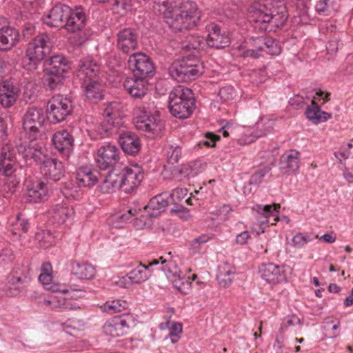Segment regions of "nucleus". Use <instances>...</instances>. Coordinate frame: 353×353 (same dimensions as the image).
<instances>
[{"label": "nucleus", "mask_w": 353, "mask_h": 353, "mask_svg": "<svg viewBox=\"0 0 353 353\" xmlns=\"http://www.w3.org/2000/svg\"><path fill=\"white\" fill-rule=\"evenodd\" d=\"M247 17L254 30L264 34L283 26L288 13L280 0H253L247 8Z\"/></svg>", "instance_id": "1"}, {"label": "nucleus", "mask_w": 353, "mask_h": 353, "mask_svg": "<svg viewBox=\"0 0 353 353\" xmlns=\"http://www.w3.org/2000/svg\"><path fill=\"white\" fill-rule=\"evenodd\" d=\"M165 19L172 32H181L198 26L201 11L194 0H173L168 3Z\"/></svg>", "instance_id": "2"}, {"label": "nucleus", "mask_w": 353, "mask_h": 353, "mask_svg": "<svg viewBox=\"0 0 353 353\" xmlns=\"http://www.w3.org/2000/svg\"><path fill=\"white\" fill-rule=\"evenodd\" d=\"M23 158L28 161L32 159L39 166L44 178L57 182L65 177V168L63 163L43 152L41 148H24Z\"/></svg>", "instance_id": "3"}, {"label": "nucleus", "mask_w": 353, "mask_h": 353, "mask_svg": "<svg viewBox=\"0 0 353 353\" xmlns=\"http://www.w3.org/2000/svg\"><path fill=\"white\" fill-rule=\"evenodd\" d=\"M195 101L194 94L190 88L184 85H178L169 93L168 106L173 117L185 119L193 114Z\"/></svg>", "instance_id": "4"}, {"label": "nucleus", "mask_w": 353, "mask_h": 353, "mask_svg": "<svg viewBox=\"0 0 353 353\" xmlns=\"http://www.w3.org/2000/svg\"><path fill=\"white\" fill-rule=\"evenodd\" d=\"M43 83L50 90H55L65 81L64 74L71 68V63L63 54H57L43 60Z\"/></svg>", "instance_id": "5"}, {"label": "nucleus", "mask_w": 353, "mask_h": 353, "mask_svg": "<svg viewBox=\"0 0 353 353\" xmlns=\"http://www.w3.org/2000/svg\"><path fill=\"white\" fill-rule=\"evenodd\" d=\"M168 72L172 79L179 82L195 79L204 72V66L198 59L184 57L174 61L169 67Z\"/></svg>", "instance_id": "6"}, {"label": "nucleus", "mask_w": 353, "mask_h": 353, "mask_svg": "<svg viewBox=\"0 0 353 353\" xmlns=\"http://www.w3.org/2000/svg\"><path fill=\"white\" fill-rule=\"evenodd\" d=\"M74 108V103L70 97L54 95L47 103V119L52 123H59L66 120L72 114Z\"/></svg>", "instance_id": "7"}, {"label": "nucleus", "mask_w": 353, "mask_h": 353, "mask_svg": "<svg viewBox=\"0 0 353 353\" xmlns=\"http://www.w3.org/2000/svg\"><path fill=\"white\" fill-rule=\"evenodd\" d=\"M168 201L161 196L152 198L143 209H130L125 214L119 215V218L123 221L132 219V221H142V219L157 218L164 212Z\"/></svg>", "instance_id": "8"}, {"label": "nucleus", "mask_w": 353, "mask_h": 353, "mask_svg": "<svg viewBox=\"0 0 353 353\" xmlns=\"http://www.w3.org/2000/svg\"><path fill=\"white\" fill-rule=\"evenodd\" d=\"M52 42L48 34L40 33L28 43L26 57L30 60L31 68L36 69L39 62L44 60L51 52Z\"/></svg>", "instance_id": "9"}, {"label": "nucleus", "mask_w": 353, "mask_h": 353, "mask_svg": "<svg viewBox=\"0 0 353 353\" xmlns=\"http://www.w3.org/2000/svg\"><path fill=\"white\" fill-rule=\"evenodd\" d=\"M31 281L32 275L29 266H16L7 277L6 294L10 296L19 295Z\"/></svg>", "instance_id": "10"}, {"label": "nucleus", "mask_w": 353, "mask_h": 353, "mask_svg": "<svg viewBox=\"0 0 353 353\" xmlns=\"http://www.w3.org/2000/svg\"><path fill=\"white\" fill-rule=\"evenodd\" d=\"M47 119L46 112L41 108L29 107L23 117V128L30 141L37 139L40 129Z\"/></svg>", "instance_id": "11"}, {"label": "nucleus", "mask_w": 353, "mask_h": 353, "mask_svg": "<svg viewBox=\"0 0 353 353\" xmlns=\"http://www.w3.org/2000/svg\"><path fill=\"white\" fill-rule=\"evenodd\" d=\"M128 67L137 78L152 77L155 74V66L152 59L145 53L136 52L128 59Z\"/></svg>", "instance_id": "12"}, {"label": "nucleus", "mask_w": 353, "mask_h": 353, "mask_svg": "<svg viewBox=\"0 0 353 353\" xmlns=\"http://www.w3.org/2000/svg\"><path fill=\"white\" fill-rule=\"evenodd\" d=\"M135 126L139 130L159 136L164 129L165 125L158 111L151 113L150 111L143 108L141 111V114L136 118Z\"/></svg>", "instance_id": "13"}, {"label": "nucleus", "mask_w": 353, "mask_h": 353, "mask_svg": "<svg viewBox=\"0 0 353 353\" xmlns=\"http://www.w3.org/2000/svg\"><path fill=\"white\" fill-rule=\"evenodd\" d=\"M103 117V119L96 126L97 134L101 139L119 135L122 129V119L117 113L110 111L109 108L105 110Z\"/></svg>", "instance_id": "14"}, {"label": "nucleus", "mask_w": 353, "mask_h": 353, "mask_svg": "<svg viewBox=\"0 0 353 353\" xmlns=\"http://www.w3.org/2000/svg\"><path fill=\"white\" fill-rule=\"evenodd\" d=\"M116 48L123 54H128L138 48L139 31L132 27L120 29L116 34Z\"/></svg>", "instance_id": "15"}, {"label": "nucleus", "mask_w": 353, "mask_h": 353, "mask_svg": "<svg viewBox=\"0 0 353 353\" xmlns=\"http://www.w3.org/2000/svg\"><path fill=\"white\" fill-rule=\"evenodd\" d=\"M132 321V316L130 314L116 316L106 321L103 326V331L106 335L119 337L127 333Z\"/></svg>", "instance_id": "16"}, {"label": "nucleus", "mask_w": 353, "mask_h": 353, "mask_svg": "<svg viewBox=\"0 0 353 353\" xmlns=\"http://www.w3.org/2000/svg\"><path fill=\"white\" fill-rule=\"evenodd\" d=\"M120 151L114 145L110 143L99 148L96 162L97 166L103 170H112L119 161Z\"/></svg>", "instance_id": "17"}, {"label": "nucleus", "mask_w": 353, "mask_h": 353, "mask_svg": "<svg viewBox=\"0 0 353 353\" xmlns=\"http://www.w3.org/2000/svg\"><path fill=\"white\" fill-rule=\"evenodd\" d=\"M160 260L163 265L162 270L165 273L167 277L171 280L174 283V286L177 288L179 291L185 294L186 292L184 291V289L185 286H187V289L188 288V286H189V283L181 282L182 279L181 272L176 262L172 260L171 252L168 253L166 258L161 256Z\"/></svg>", "instance_id": "18"}, {"label": "nucleus", "mask_w": 353, "mask_h": 353, "mask_svg": "<svg viewBox=\"0 0 353 353\" xmlns=\"http://www.w3.org/2000/svg\"><path fill=\"white\" fill-rule=\"evenodd\" d=\"M208 36L206 44L212 48L221 49L229 46L230 39L225 28L215 23H210L206 26Z\"/></svg>", "instance_id": "19"}, {"label": "nucleus", "mask_w": 353, "mask_h": 353, "mask_svg": "<svg viewBox=\"0 0 353 353\" xmlns=\"http://www.w3.org/2000/svg\"><path fill=\"white\" fill-rule=\"evenodd\" d=\"M117 139L125 154L135 157L139 153L141 149V143L139 137L135 132L121 129Z\"/></svg>", "instance_id": "20"}, {"label": "nucleus", "mask_w": 353, "mask_h": 353, "mask_svg": "<svg viewBox=\"0 0 353 353\" xmlns=\"http://www.w3.org/2000/svg\"><path fill=\"white\" fill-rule=\"evenodd\" d=\"M70 12V6L61 3H57L47 14L43 16V22L49 27L65 28V23Z\"/></svg>", "instance_id": "21"}, {"label": "nucleus", "mask_w": 353, "mask_h": 353, "mask_svg": "<svg viewBox=\"0 0 353 353\" xmlns=\"http://www.w3.org/2000/svg\"><path fill=\"white\" fill-rule=\"evenodd\" d=\"M49 188L41 179L31 181L27 185V192L25 194L26 202L37 203L48 199Z\"/></svg>", "instance_id": "22"}, {"label": "nucleus", "mask_w": 353, "mask_h": 353, "mask_svg": "<svg viewBox=\"0 0 353 353\" xmlns=\"http://www.w3.org/2000/svg\"><path fill=\"white\" fill-rule=\"evenodd\" d=\"M259 270L261 278L270 283L276 284L286 280L283 266L268 263L261 264Z\"/></svg>", "instance_id": "23"}, {"label": "nucleus", "mask_w": 353, "mask_h": 353, "mask_svg": "<svg viewBox=\"0 0 353 353\" xmlns=\"http://www.w3.org/2000/svg\"><path fill=\"white\" fill-rule=\"evenodd\" d=\"M87 16L84 8L81 6L70 8V12L68 14L67 21L65 23V28L70 32H76L81 30L86 25Z\"/></svg>", "instance_id": "24"}, {"label": "nucleus", "mask_w": 353, "mask_h": 353, "mask_svg": "<svg viewBox=\"0 0 353 353\" xmlns=\"http://www.w3.org/2000/svg\"><path fill=\"white\" fill-rule=\"evenodd\" d=\"M55 148L65 157H68L72 152L74 138L66 130L54 133L52 139Z\"/></svg>", "instance_id": "25"}, {"label": "nucleus", "mask_w": 353, "mask_h": 353, "mask_svg": "<svg viewBox=\"0 0 353 353\" xmlns=\"http://www.w3.org/2000/svg\"><path fill=\"white\" fill-rule=\"evenodd\" d=\"M18 88L10 80L0 82V104L6 108L12 107L18 98Z\"/></svg>", "instance_id": "26"}, {"label": "nucleus", "mask_w": 353, "mask_h": 353, "mask_svg": "<svg viewBox=\"0 0 353 353\" xmlns=\"http://www.w3.org/2000/svg\"><path fill=\"white\" fill-rule=\"evenodd\" d=\"M20 33L17 29L9 26L0 32V52H8L19 43Z\"/></svg>", "instance_id": "27"}, {"label": "nucleus", "mask_w": 353, "mask_h": 353, "mask_svg": "<svg viewBox=\"0 0 353 353\" xmlns=\"http://www.w3.org/2000/svg\"><path fill=\"white\" fill-rule=\"evenodd\" d=\"M79 74L80 78H84V83L99 79L100 65L91 60L80 61L79 63Z\"/></svg>", "instance_id": "28"}, {"label": "nucleus", "mask_w": 353, "mask_h": 353, "mask_svg": "<svg viewBox=\"0 0 353 353\" xmlns=\"http://www.w3.org/2000/svg\"><path fill=\"white\" fill-rule=\"evenodd\" d=\"M99 172L88 166H82L77 171L79 186L91 187L98 181Z\"/></svg>", "instance_id": "29"}, {"label": "nucleus", "mask_w": 353, "mask_h": 353, "mask_svg": "<svg viewBox=\"0 0 353 353\" xmlns=\"http://www.w3.org/2000/svg\"><path fill=\"white\" fill-rule=\"evenodd\" d=\"M280 169L285 172H294L299 167V152L296 150H289L281 156Z\"/></svg>", "instance_id": "30"}, {"label": "nucleus", "mask_w": 353, "mask_h": 353, "mask_svg": "<svg viewBox=\"0 0 353 353\" xmlns=\"http://www.w3.org/2000/svg\"><path fill=\"white\" fill-rule=\"evenodd\" d=\"M281 204L273 203L272 204H256L252 207V210L261 217L266 219V221L270 217H274V221L280 220Z\"/></svg>", "instance_id": "31"}, {"label": "nucleus", "mask_w": 353, "mask_h": 353, "mask_svg": "<svg viewBox=\"0 0 353 353\" xmlns=\"http://www.w3.org/2000/svg\"><path fill=\"white\" fill-rule=\"evenodd\" d=\"M70 271L80 279H92L96 272L95 268L90 263L77 261L71 263Z\"/></svg>", "instance_id": "32"}, {"label": "nucleus", "mask_w": 353, "mask_h": 353, "mask_svg": "<svg viewBox=\"0 0 353 353\" xmlns=\"http://www.w3.org/2000/svg\"><path fill=\"white\" fill-rule=\"evenodd\" d=\"M84 84L85 85V94L90 101L97 103L103 99V88L99 79H92Z\"/></svg>", "instance_id": "33"}, {"label": "nucleus", "mask_w": 353, "mask_h": 353, "mask_svg": "<svg viewBox=\"0 0 353 353\" xmlns=\"http://www.w3.org/2000/svg\"><path fill=\"white\" fill-rule=\"evenodd\" d=\"M332 117L330 112L321 110V105L315 100H310V123L318 125Z\"/></svg>", "instance_id": "34"}, {"label": "nucleus", "mask_w": 353, "mask_h": 353, "mask_svg": "<svg viewBox=\"0 0 353 353\" xmlns=\"http://www.w3.org/2000/svg\"><path fill=\"white\" fill-rule=\"evenodd\" d=\"M234 274V268L230 263L223 262L219 265L216 277L219 284L222 286H228L233 280Z\"/></svg>", "instance_id": "35"}, {"label": "nucleus", "mask_w": 353, "mask_h": 353, "mask_svg": "<svg viewBox=\"0 0 353 353\" xmlns=\"http://www.w3.org/2000/svg\"><path fill=\"white\" fill-rule=\"evenodd\" d=\"M127 276L132 283H141L148 280L150 276V272L148 266L139 263V265L131 270Z\"/></svg>", "instance_id": "36"}, {"label": "nucleus", "mask_w": 353, "mask_h": 353, "mask_svg": "<svg viewBox=\"0 0 353 353\" xmlns=\"http://www.w3.org/2000/svg\"><path fill=\"white\" fill-rule=\"evenodd\" d=\"M136 172L128 167L125 168L124 172L120 176L119 187L122 188L125 192L132 191L136 187L134 179Z\"/></svg>", "instance_id": "37"}, {"label": "nucleus", "mask_w": 353, "mask_h": 353, "mask_svg": "<svg viewBox=\"0 0 353 353\" xmlns=\"http://www.w3.org/2000/svg\"><path fill=\"white\" fill-rule=\"evenodd\" d=\"M176 171L184 178H194L202 172L201 163L196 161H191L188 164L182 165Z\"/></svg>", "instance_id": "38"}, {"label": "nucleus", "mask_w": 353, "mask_h": 353, "mask_svg": "<svg viewBox=\"0 0 353 353\" xmlns=\"http://www.w3.org/2000/svg\"><path fill=\"white\" fill-rule=\"evenodd\" d=\"M52 292H62L67 294V296L71 298L72 301L77 300L79 298L85 296V292L80 288H75L72 285L67 287L63 284H56L50 287Z\"/></svg>", "instance_id": "39"}, {"label": "nucleus", "mask_w": 353, "mask_h": 353, "mask_svg": "<svg viewBox=\"0 0 353 353\" xmlns=\"http://www.w3.org/2000/svg\"><path fill=\"white\" fill-rule=\"evenodd\" d=\"M274 121L268 118H261L255 125L252 134L256 138H259L271 132L274 128Z\"/></svg>", "instance_id": "40"}, {"label": "nucleus", "mask_w": 353, "mask_h": 353, "mask_svg": "<svg viewBox=\"0 0 353 353\" xmlns=\"http://www.w3.org/2000/svg\"><path fill=\"white\" fill-rule=\"evenodd\" d=\"M205 40L198 35H190L183 43V48L187 52H196L203 49L205 45Z\"/></svg>", "instance_id": "41"}, {"label": "nucleus", "mask_w": 353, "mask_h": 353, "mask_svg": "<svg viewBox=\"0 0 353 353\" xmlns=\"http://www.w3.org/2000/svg\"><path fill=\"white\" fill-rule=\"evenodd\" d=\"M32 299L38 305L52 310H55L56 303H58L55 295L39 294L35 292L32 295Z\"/></svg>", "instance_id": "42"}, {"label": "nucleus", "mask_w": 353, "mask_h": 353, "mask_svg": "<svg viewBox=\"0 0 353 353\" xmlns=\"http://www.w3.org/2000/svg\"><path fill=\"white\" fill-rule=\"evenodd\" d=\"M57 303H56L55 310H77L80 309V305L75 301H72L68 296H57Z\"/></svg>", "instance_id": "43"}, {"label": "nucleus", "mask_w": 353, "mask_h": 353, "mask_svg": "<svg viewBox=\"0 0 353 353\" xmlns=\"http://www.w3.org/2000/svg\"><path fill=\"white\" fill-rule=\"evenodd\" d=\"M128 303L124 300H113L107 301L103 306L105 312L113 314L120 312L128 307Z\"/></svg>", "instance_id": "44"}, {"label": "nucleus", "mask_w": 353, "mask_h": 353, "mask_svg": "<svg viewBox=\"0 0 353 353\" xmlns=\"http://www.w3.org/2000/svg\"><path fill=\"white\" fill-rule=\"evenodd\" d=\"M17 161V150L9 143L3 144L0 149V161L3 160Z\"/></svg>", "instance_id": "45"}, {"label": "nucleus", "mask_w": 353, "mask_h": 353, "mask_svg": "<svg viewBox=\"0 0 353 353\" xmlns=\"http://www.w3.org/2000/svg\"><path fill=\"white\" fill-rule=\"evenodd\" d=\"M263 52L271 55H278L281 53V48L278 41L272 37H266Z\"/></svg>", "instance_id": "46"}, {"label": "nucleus", "mask_w": 353, "mask_h": 353, "mask_svg": "<svg viewBox=\"0 0 353 353\" xmlns=\"http://www.w3.org/2000/svg\"><path fill=\"white\" fill-rule=\"evenodd\" d=\"M271 171V168L270 166H264L262 168L256 171L251 176L249 180V185H259L263 181L265 176L270 173Z\"/></svg>", "instance_id": "47"}, {"label": "nucleus", "mask_w": 353, "mask_h": 353, "mask_svg": "<svg viewBox=\"0 0 353 353\" xmlns=\"http://www.w3.org/2000/svg\"><path fill=\"white\" fill-rule=\"evenodd\" d=\"M340 325V323L337 319L329 317L323 322V329L327 335L330 337H336L337 334L335 332Z\"/></svg>", "instance_id": "48"}, {"label": "nucleus", "mask_w": 353, "mask_h": 353, "mask_svg": "<svg viewBox=\"0 0 353 353\" xmlns=\"http://www.w3.org/2000/svg\"><path fill=\"white\" fill-rule=\"evenodd\" d=\"M17 161L3 160L0 161V174L5 176H11L16 171Z\"/></svg>", "instance_id": "49"}, {"label": "nucleus", "mask_w": 353, "mask_h": 353, "mask_svg": "<svg viewBox=\"0 0 353 353\" xmlns=\"http://www.w3.org/2000/svg\"><path fill=\"white\" fill-rule=\"evenodd\" d=\"M181 157V148L179 146L170 145L167 150L168 163L174 165L179 162Z\"/></svg>", "instance_id": "50"}, {"label": "nucleus", "mask_w": 353, "mask_h": 353, "mask_svg": "<svg viewBox=\"0 0 353 353\" xmlns=\"http://www.w3.org/2000/svg\"><path fill=\"white\" fill-rule=\"evenodd\" d=\"M55 215L53 219L58 221H66L72 219L74 214L73 210L63 206L57 207L54 212Z\"/></svg>", "instance_id": "51"}, {"label": "nucleus", "mask_w": 353, "mask_h": 353, "mask_svg": "<svg viewBox=\"0 0 353 353\" xmlns=\"http://www.w3.org/2000/svg\"><path fill=\"white\" fill-rule=\"evenodd\" d=\"M120 176H121L118 174L112 175V172L109 171L103 180L101 189H105L106 191H109L114 187H117V179L118 178L120 179Z\"/></svg>", "instance_id": "52"}, {"label": "nucleus", "mask_w": 353, "mask_h": 353, "mask_svg": "<svg viewBox=\"0 0 353 353\" xmlns=\"http://www.w3.org/2000/svg\"><path fill=\"white\" fill-rule=\"evenodd\" d=\"M265 34V33L262 34L261 36L250 37L247 42L248 45L252 48L261 51V52H263L266 38V37L264 36Z\"/></svg>", "instance_id": "53"}, {"label": "nucleus", "mask_w": 353, "mask_h": 353, "mask_svg": "<svg viewBox=\"0 0 353 353\" xmlns=\"http://www.w3.org/2000/svg\"><path fill=\"white\" fill-rule=\"evenodd\" d=\"M14 259V255L11 245H6L0 251V263L3 265L8 264Z\"/></svg>", "instance_id": "54"}, {"label": "nucleus", "mask_w": 353, "mask_h": 353, "mask_svg": "<svg viewBox=\"0 0 353 353\" xmlns=\"http://www.w3.org/2000/svg\"><path fill=\"white\" fill-rule=\"evenodd\" d=\"M235 94L236 92L234 88L231 85H227L220 88L218 96L223 102H228L234 98Z\"/></svg>", "instance_id": "55"}, {"label": "nucleus", "mask_w": 353, "mask_h": 353, "mask_svg": "<svg viewBox=\"0 0 353 353\" xmlns=\"http://www.w3.org/2000/svg\"><path fill=\"white\" fill-rule=\"evenodd\" d=\"M170 213L181 219H188L190 218V210L187 208L179 204H174L170 210Z\"/></svg>", "instance_id": "56"}, {"label": "nucleus", "mask_w": 353, "mask_h": 353, "mask_svg": "<svg viewBox=\"0 0 353 353\" xmlns=\"http://www.w3.org/2000/svg\"><path fill=\"white\" fill-rule=\"evenodd\" d=\"M113 6L118 12L126 14L132 10V3L131 0H114Z\"/></svg>", "instance_id": "57"}, {"label": "nucleus", "mask_w": 353, "mask_h": 353, "mask_svg": "<svg viewBox=\"0 0 353 353\" xmlns=\"http://www.w3.org/2000/svg\"><path fill=\"white\" fill-rule=\"evenodd\" d=\"M36 238L40 241H44L46 244L43 246L48 247L54 243V236L50 230H41L36 234Z\"/></svg>", "instance_id": "58"}, {"label": "nucleus", "mask_w": 353, "mask_h": 353, "mask_svg": "<svg viewBox=\"0 0 353 353\" xmlns=\"http://www.w3.org/2000/svg\"><path fill=\"white\" fill-rule=\"evenodd\" d=\"M300 323V319L296 315H289L283 319L279 329L280 333L284 332L289 327L294 326Z\"/></svg>", "instance_id": "59"}, {"label": "nucleus", "mask_w": 353, "mask_h": 353, "mask_svg": "<svg viewBox=\"0 0 353 353\" xmlns=\"http://www.w3.org/2000/svg\"><path fill=\"white\" fill-rule=\"evenodd\" d=\"M289 102L292 106H294V108H296L297 109L303 108V105H305V110L304 114H305V117L307 119H309V105L307 104L304 101L303 97H302L301 95H297L294 98L290 99Z\"/></svg>", "instance_id": "60"}, {"label": "nucleus", "mask_w": 353, "mask_h": 353, "mask_svg": "<svg viewBox=\"0 0 353 353\" xmlns=\"http://www.w3.org/2000/svg\"><path fill=\"white\" fill-rule=\"evenodd\" d=\"M182 332V325L180 323L174 322L170 329L169 336L172 343L178 342L180 334Z\"/></svg>", "instance_id": "61"}, {"label": "nucleus", "mask_w": 353, "mask_h": 353, "mask_svg": "<svg viewBox=\"0 0 353 353\" xmlns=\"http://www.w3.org/2000/svg\"><path fill=\"white\" fill-rule=\"evenodd\" d=\"M134 85H129V90L128 92L134 98L141 99L144 97L148 91L146 85H141L137 88L133 87Z\"/></svg>", "instance_id": "62"}, {"label": "nucleus", "mask_w": 353, "mask_h": 353, "mask_svg": "<svg viewBox=\"0 0 353 353\" xmlns=\"http://www.w3.org/2000/svg\"><path fill=\"white\" fill-rule=\"evenodd\" d=\"M77 188L74 181L68 180L63 183V188H61V190L65 196L69 197L73 196V193L77 192Z\"/></svg>", "instance_id": "63"}, {"label": "nucleus", "mask_w": 353, "mask_h": 353, "mask_svg": "<svg viewBox=\"0 0 353 353\" xmlns=\"http://www.w3.org/2000/svg\"><path fill=\"white\" fill-rule=\"evenodd\" d=\"M312 92H315V94L313 96V99L312 100H315L317 101L321 106L324 105L326 102L330 100V93L325 92L321 90H312Z\"/></svg>", "instance_id": "64"}]
</instances>
